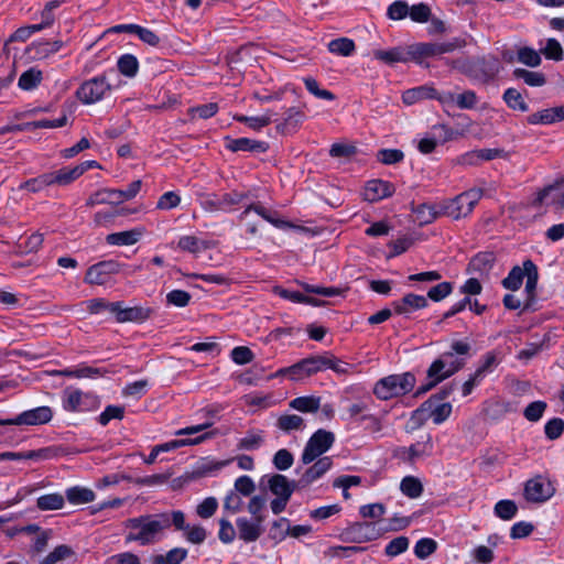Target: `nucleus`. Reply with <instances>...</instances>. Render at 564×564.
<instances>
[{"label":"nucleus","mask_w":564,"mask_h":564,"mask_svg":"<svg viewBox=\"0 0 564 564\" xmlns=\"http://www.w3.org/2000/svg\"><path fill=\"white\" fill-rule=\"evenodd\" d=\"M452 356V352H443L437 359H435L426 371L427 382L417 388L415 397H420L433 388H435L443 380L452 377L454 373L463 368V362L459 359H454L451 362L446 361V358Z\"/></svg>","instance_id":"7ed1b4c3"},{"label":"nucleus","mask_w":564,"mask_h":564,"mask_svg":"<svg viewBox=\"0 0 564 564\" xmlns=\"http://www.w3.org/2000/svg\"><path fill=\"white\" fill-rule=\"evenodd\" d=\"M256 490V485L251 477L243 475L236 479L235 491L245 497H249Z\"/></svg>","instance_id":"774afa93"},{"label":"nucleus","mask_w":564,"mask_h":564,"mask_svg":"<svg viewBox=\"0 0 564 564\" xmlns=\"http://www.w3.org/2000/svg\"><path fill=\"white\" fill-rule=\"evenodd\" d=\"M42 82V72L36 68H30L21 74L18 85L23 90H32Z\"/></svg>","instance_id":"a18cd8bd"},{"label":"nucleus","mask_w":564,"mask_h":564,"mask_svg":"<svg viewBox=\"0 0 564 564\" xmlns=\"http://www.w3.org/2000/svg\"><path fill=\"white\" fill-rule=\"evenodd\" d=\"M373 55L377 59L384 62L389 65L394 63H406L412 59V54H410V47L404 50L402 47H393L388 51L377 50L373 52Z\"/></svg>","instance_id":"5701e85b"},{"label":"nucleus","mask_w":564,"mask_h":564,"mask_svg":"<svg viewBox=\"0 0 564 564\" xmlns=\"http://www.w3.org/2000/svg\"><path fill=\"white\" fill-rule=\"evenodd\" d=\"M214 435H215V432H207V433H203L194 438L173 440L171 442H167V443H164L161 445H156V446L160 452H167V451L176 449V448L184 447V446L200 444V443L205 442L206 440L213 437Z\"/></svg>","instance_id":"7c9ffc66"},{"label":"nucleus","mask_w":564,"mask_h":564,"mask_svg":"<svg viewBox=\"0 0 564 564\" xmlns=\"http://www.w3.org/2000/svg\"><path fill=\"white\" fill-rule=\"evenodd\" d=\"M517 61L528 67H538L542 63L541 55L532 47L523 46L517 51Z\"/></svg>","instance_id":"79ce46f5"},{"label":"nucleus","mask_w":564,"mask_h":564,"mask_svg":"<svg viewBox=\"0 0 564 564\" xmlns=\"http://www.w3.org/2000/svg\"><path fill=\"white\" fill-rule=\"evenodd\" d=\"M300 484L290 481L286 476L282 474H274L268 480V487L275 497L291 498L294 490Z\"/></svg>","instance_id":"412c9836"},{"label":"nucleus","mask_w":564,"mask_h":564,"mask_svg":"<svg viewBox=\"0 0 564 564\" xmlns=\"http://www.w3.org/2000/svg\"><path fill=\"white\" fill-rule=\"evenodd\" d=\"M518 511V507L512 500H500L495 506V513L502 520H511Z\"/></svg>","instance_id":"864d4df0"},{"label":"nucleus","mask_w":564,"mask_h":564,"mask_svg":"<svg viewBox=\"0 0 564 564\" xmlns=\"http://www.w3.org/2000/svg\"><path fill=\"white\" fill-rule=\"evenodd\" d=\"M465 45L466 42L462 39H454L444 43H417L410 46V54H412V59L421 63L420 59L422 57H431L451 53L457 48L464 47Z\"/></svg>","instance_id":"1a4fd4ad"},{"label":"nucleus","mask_w":564,"mask_h":564,"mask_svg":"<svg viewBox=\"0 0 564 564\" xmlns=\"http://www.w3.org/2000/svg\"><path fill=\"white\" fill-rule=\"evenodd\" d=\"M514 78L523 79L531 87H541L546 83L545 75L540 72H531L524 68H516L512 72Z\"/></svg>","instance_id":"e433bc0d"},{"label":"nucleus","mask_w":564,"mask_h":564,"mask_svg":"<svg viewBox=\"0 0 564 564\" xmlns=\"http://www.w3.org/2000/svg\"><path fill=\"white\" fill-rule=\"evenodd\" d=\"M187 556V550L183 547H174L165 555H155L152 564H181Z\"/></svg>","instance_id":"37998d69"},{"label":"nucleus","mask_w":564,"mask_h":564,"mask_svg":"<svg viewBox=\"0 0 564 564\" xmlns=\"http://www.w3.org/2000/svg\"><path fill=\"white\" fill-rule=\"evenodd\" d=\"M276 426L283 432L302 430L304 427V420L296 414H283L278 419Z\"/></svg>","instance_id":"09e8293b"},{"label":"nucleus","mask_w":564,"mask_h":564,"mask_svg":"<svg viewBox=\"0 0 564 564\" xmlns=\"http://www.w3.org/2000/svg\"><path fill=\"white\" fill-rule=\"evenodd\" d=\"M304 84H305L306 89L312 95H314L316 98L325 99V100H334L335 99V95L332 91H329L327 89L319 88L316 79H314L312 77L304 78Z\"/></svg>","instance_id":"680f3d73"},{"label":"nucleus","mask_w":564,"mask_h":564,"mask_svg":"<svg viewBox=\"0 0 564 564\" xmlns=\"http://www.w3.org/2000/svg\"><path fill=\"white\" fill-rule=\"evenodd\" d=\"M454 66L459 67V69L471 79L482 84L495 79L501 69L498 58L494 55L475 57L462 63L456 62Z\"/></svg>","instance_id":"f03ea898"},{"label":"nucleus","mask_w":564,"mask_h":564,"mask_svg":"<svg viewBox=\"0 0 564 564\" xmlns=\"http://www.w3.org/2000/svg\"><path fill=\"white\" fill-rule=\"evenodd\" d=\"M554 108H546L541 111L534 112L530 116H528L527 121L530 124H551L556 122L555 121V115Z\"/></svg>","instance_id":"13d9d810"},{"label":"nucleus","mask_w":564,"mask_h":564,"mask_svg":"<svg viewBox=\"0 0 564 564\" xmlns=\"http://www.w3.org/2000/svg\"><path fill=\"white\" fill-rule=\"evenodd\" d=\"M503 101L513 110L525 112L529 110L528 104L524 101L522 95L516 88H508L503 93Z\"/></svg>","instance_id":"c03bdc74"},{"label":"nucleus","mask_w":564,"mask_h":564,"mask_svg":"<svg viewBox=\"0 0 564 564\" xmlns=\"http://www.w3.org/2000/svg\"><path fill=\"white\" fill-rule=\"evenodd\" d=\"M451 412L449 402H436V398H429L413 411L410 421L413 423V429L422 426L430 417L435 424H441L451 415Z\"/></svg>","instance_id":"39448f33"},{"label":"nucleus","mask_w":564,"mask_h":564,"mask_svg":"<svg viewBox=\"0 0 564 564\" xmlns=\"http://www.w3.org/2000/svg\"><path fill=\"white\" fill-rule=\"evenodd\" d=\"M436 90L429 86H420L408 89L402 95V100L405 105H413L423 99H434Z\"/></svg>","instance_id":"cd10ccee"},{"label":"nucleus","mask_w":564,"mask_h":564,"mask_svg":"<svg viewBox=\"0 0 564 564\" xmlns=\"http://www.w3.org/2000/svg\"><path fill=\"white\" fill-rule=\"evenodd\" d=\"M264 443L263 431L250 430L246 433V436L241 437L237 443L239 451H256Z\"/></svg>","instance_id":"72a5a7b5"},{"label":"nucleus","mask_w":564,"mask_h":564,"mask_svg":"<svg viewBox=\"0 0 564 564\" xmlns=\"http://www.w3.org/2000/svg\"><path fill=\"white\" fill-rule=\"evenodd\" d=\"M257 213L260 217H262L268 223L272 224L274 227L279 229L291 228L293 225L288 220L280 219L278 217V212L265 208L261 203H252L250 204L239 216L240 220H243L250 212Z\"/></svg>","instance_id":"dca6fc26"},{"label":"nucleus","mask_w":564,"mask_h":564,"mask_svg":"<svg viewBox=\"0 0 564 564\" xmlns=\"http://www.w3.org/2000/svg\"><path fill=\"white\" fill-rule=\"evenodd\" d=\"M414 213L421 225L431 224L441 215H446L445 212L442 210V203L437 206L421 204L414 209Z\"/></svg>","instance_id":"c756f323"},{"label":"nucleus","mask_w":564,"mask_h":564,"mask_svg":"<svg viewBox=\"0 0 564 564\" xmlns=\"http://www.w3.org/2000/svg\"><path fill=\"white\" fill-rule=\"evenodd\" d=\"M409 547V539L406 536H398L391 540L386 546V554L388 556H397Z\"/></svg>","instance_id":"69168bd1"},{"label":"nucleus","mask_w":564,"mask_h":564,"mask_svg":"<svg viewBox=\"0 0 564 564\" xmlns=\"http://www.w3.org/2000/svg\"><path fill=\"white\" fill-rule=\"evenodd\" d=\"M73 554L74 551L69 546L62 544L56 546L51 553H48V555H46L40 562V564H56L59 561L70 557Z\"/></svg>","instance_id":"3c124183"},{"label":"nucleus","mask_w":564,"mask_h":564,"mask_svg":"<svg viewBox=\"0 0 564 564\" xmlns=\"http://www.w3.org/2000/svg\"><path fill=\"white\" fill-rule=\"evenodd\" d=\"M496 261L494 252H479L471 258L469 270L480 274L489 272Z\"/></svg>","instance_id":"473e14b6"},{"label":"nucleus","mask_w":564,"mask_h":564,"mask_svg":"<svg viewBox=\"0 0 564 564\" xmlns=\"http://www.w3.org/2000/svg\"><path fill=\"white\" fill-rule=\"evenodd\" d=\"M263 517H259L258 520L253 519V521L247 518H238L236 524L239 532V538L245 542L257 541L263 532Z\"/></svg>","instance_id":"f3484780"},{"label":"nucleus","mask_w":564,"mask_h":564,"mask_svg":"<svg viewBox=\"0 0 564 564\" xmlns=\"http://www.w3.org/2000/svg\"><path fill=\"white\" fill-rule=\"evenodd\" d=\"M453 292V283L441 282L432 286L427 292V297L434 302H440Z\"/></svg>","instance_id":"bf43d9fd"},{"label":"nucleus","mask_w":564,"mask_h":564,"mask_svg":"<svg viewBox=\"0 0 564 564\" xmlns=\"http://www.w3.org/2000/svg\"><path fill=\"white\" fill-rule=\"evenodd\" d=\"M304 112L300 109L292 107L285 112V118L276 126V129L282 133H290L296 130L304 119Z\"/></svg>","instance_id":"bb28decb"},{"label":"nucleus","mask_w":564,"mask_h":564,"mask_svg":"<svg viewBox=\"0 0 564 564\" xmlns=\"http://www.w3.org/2000/svg\"><path fill=\"white\" fill-rule=\"evenodd\" d=\"M289 405L302 413H315L321 406V398L314 395L299 397L293 399Z\"/></svg>","instance_id":"f704fd0d"},{"label":"nucleus","mask_w":564,"mask_h":564,"mask_svg":"<svg viewBox=\"0 0 564 564\" xmlns=\"http://www.w3.org/2000/svg\"><path fill=\"white\" fill-rule=\"evenodd\" d=\"M110 90L111 85L104 74L84 82L77 89L76 96L83 104L91 105L101 100Z\"/></svg>","instance_id":"6e6552de"},{"label":"nucleus","mask_w":564,"mask_h":564,"mask_svg":"<svg viewBox=\"0 0 564 564\" xmlns=\"http://www.w3.org/2000/svg\"><path fill=\"white\" fill-rule=\"evenodd\" d=\"M65 498L61 494H48L37 498L36 507L40 510H59L64 507Z\"/></svg>","instance_id":"4c0bfd02"},{"label":"nucleus","mask_w":564,"mask_h":564,"mask_svg":"<svg viewBox=\"0 0 564 564\" xmlns=\"http://www.w3.org/2000/svg\"><path fill=\"white\" fill-rule=\"evenodd\" d=\"M226 148L231 152H256L264 153L269 149V144L264 141L252 140L249 138L231 139L227 137Z\"/></svg>","instance_id":"6ab92c4d"},{"label":"nucleus","mask_w":564,"mask_h":564,"mask_svg":"<svg viewBox=\"0 0 564 564\" xmlns=\"http://www.w3.org/2000/svg\"><path fill=\"white\" fill-rule=\"evenodd\" d=\"M64 454L61 447L50 446L36 451L22 452L23 459L46 460Z\"/></svg>","instance_id":"58836bf2"},{"label":"nucleus","mask_w":564,"mask_h":564,"mask_svg":"<svg viewBox=\"0 0 564 564\" xmlns=\"http://www.w3.org/2000/svg\"><path fill=\"white\" fill-rule=\"evenodd\" d=\"M415 381V376L412 372L390 375L375 384L373 393L380 400H390L412 391Z\"/></svg>","instance_id":"20e7f679"},{"label":"nucleus","mask_w":564,"mask_h":564,"mask_svg":"<svg viewBox=\"0 0 564 564\" xmlns=\"http://www.w3.org/2000/svg\"><path fill=\"white\" fill-rule=\"evenodd\" d=\"M471 346L469 343L465 340H455L451 345V349L446 352H452V356L446 358L447 362L453 361L454 359H460L463 362V367L466 364L467 357L470 356Z\"/></svg>","instance_id":"a19ab883"},{"label":"nucleus","mask_w":564,"mask_h":564,"mask_svg":"<svg viewBox=\"0 0 564 564\" xmlns=\"http://www.w3.org/2000/svg\"><path fill=\"white\" fill-rule=\"evenodd\" d=\"M231 359L237 365H247L253 360V352L249 347L238 346L231 350Z\"/></svg>","instance_id":"338daca9"},{"label":"nucleus","mask_w":564,"mask_h":564,"mask_svg":"<svg viewBox=\"0 0 564 564\" xmlns=\"http://www.w3.org/2000/svg\"><path fill=\"white\" fill-rule=\"evenodd\" d=\"M422 438V441L412 444L408 449H404V452L408 453L406 460L412 463L421 456L431 455L433 448L432 436L426 434Z\"/></svg>","instance_id":"c9c22d12"},{"label":"nucleus","mask_w":564,"mask_h":564,"mask_svg":"<svg viewBox=\"0 0 564 564\" xmlns=\"http://www.w3.org/2000/svg\"><path fill=\"white\" fill-rule=\"evenodd\" d=\"M401 491L409 498H417L423 492V485L419 478L414 476H406L401 480Z\"/></svg>","instance_id":"49530a36"},{"label":"nucleus","mask_w":564,"mask_h":564,"mask_svg":"<svg viewBox=\"0 0 564 564\" xmlns=\"http://www.w3.org/2000/svg\"><path fill=\"white\" fill-rule=\"evenodd\" d=\"M64 409L67 411H78L82 404L83 392L78 389L66 388L64 391Z\"/></svg>","instance_id":"603ef678"},{"label":"nucleus","mask_w":564,"mask_h":564,"mask_svg":"<svg viewBox=\"0 0 564 564\" xmlns=\"http://www.w3.org/2000/svg\"><path fill=\"white\" fill-rule=\"evenodd\" d=\"M141 181L137 180L129 184L127 189H106L109 198V204H118L124 200L132 199L137 196L141 188Z\"/></svg>","instance_id":"b1692460"},{"label":"nucleus","mask_w":564,"mask_h":564,"mask_svg":"<svg viewBox=\"0 0 564 564\" xmlns=\"http://www.w3.org/2000/svg\"><path fill=\"white\" fill-rule=\"evenodd\" d=\"M124 527L130 529L126 536L127 542L135 541L148 545L156 542L169 529V518L166 513L140 516L126 520Z\"/></svg>","instance_id":"f257e3e1"},{"label":"nucleus","mask_w":564,"mask_h":564,"mask_svg":"<svg viewBox=\"0 0 564 564\" xmlns=\"http://www.w3.org/2000/svg\"><path fill=\"white\" fill-rule=\"evenodd\" d=\"M273 291L282 299L289 300L294 303H304L313 306H321L325 304L324 301L317 300L313 296L304 295L297 291L286 290L281 286H275Z\"/></svg>","instance_id":"a878e982"},{"label":"nucleus","mask_w":564,"mask_h":564,"mask_svg":"<svg viewBox=\"0 0 564 564\" xmlns=\"http://www.w3.org/2000/svg\"><path fill=\"white\" fill-rule=\"evenodd\" d=\"M523 265L525 267V272H527V275H525L527 282H525V289H524L527 299L523 302V311H529L532 308V305H533V302L535 299V290H536V285H538L539 273H538V268L533 263V261L525 260L523 262Z\"/></svg>","instance_id":"aec40b11"},{"label":"nucleus","mask_w":564,"mask_h":564,"mask_svg":"<svg viewBox=\"0 0 564 564\" xmlns=\"http://www.w3.org/2000/svg\"><path fill=\"white\" fill-rule=\"evenodd\" d=\"M394 185L382 180H371L367 182L364 198L368 202H378L394 193Z\"/></svg>","instance_id":"a211bd4d"},{"label":"nucleus","mask_w":564,"mask_h":564,"mask_svg":"<svg viewBox=\"0 0 564 564\" xmlns=\"http://www.w3.org/2000/svg\"><path fill=\"white\" fill-rule=\"evenodd\" d=\"M328 50L330 53L340 56H350L355 51V43L352 40L347 37H340L333 40L328 43Z\"/></svg>","instance_id":"de8ad7c7"},{"label":"nucleus","mask_w":564,"mask_h":564,"mask_svg":"<svg viewBox=\"0 0 564 564\" xmlns=\"http://www.w3.org/2000/svg\"><path fill=\"white\" fill-rule=\"evenodd\" d=\"M120 263L115 260L100 261L88 268L85 282L88 284L104 285L112 274L120 271Z\"/></svg>","instance_id":"ddd939ff"},{"label":"nucleus","mask_w":564,"mask_h":564,"mask_svg":"<svg viewBox=\"0 0 564 564\" xmlns=\"http://www.w3.org/2000/svg\"><path fill=\"white\" fill-rule=\"evenodd\" d=\"M380 531L373 522H356L344 530L341 539L350 543H364L376 540Z\"/></svg>","instance_id":"9d476101"},{"label":"nucleus","mask_w":564,"mask_h":564,"mask_svg":"<svg viewBox=\"0 0 564 564\" xmlns=\"http://www.w3.org/2000/svg\"><path fill=\"white\" fill-rule=\"evenodd\" d=\"M333 465L330 457H321L318 458L311 467H308L305 473L302 475L299 484L302 486H307L321 478Z\"/></svg>","instance_id":"4be33fe9"},{"label":"nucleus","mask_w":564,"mask_h":564,"mask_svg":"<svg viewBox=\"0 0 564 564\" xmlns=\"http://www.w3.org/2000/svg\"><path fill=\"white\" fill-rule=\"evenodd\" d=\"M552 484L541 476L529 479L524 485V498L530 502H544L554 495Z\"/></svg>","instance_id":"f8f14e48"},{"label":"nucleus","mask_w":564,"mask_h":564,"mask_svg":"<svg viewBox=\"0 0 564 564\" xmlns=\"http://www.w3.org/2000/svg\"><path fill=\"white\" fill-rule=\"evenodd\" d=\"M334 433L319 429L307 441L302 453V463L307 465L326 453L334 444Z\"/></svg>","instance_id":"0eeeda50"},{"label":"nucleus","mask_w":564,"mask_h":564,"mask_svg":"<svg viewBox=\"0 0 564 564\" xmlns=\"http://www.w3.org/2000/svg\"><path fill=\"white\" fill-rule=\"evenodd\" d=\"M481 196V188H470L453 199L442 202V210L445 212L446 216L459 219L471 213Z\"/></svg>","instance_id":"423d86ee"},{"label":"nucleus","mask_w":564,"mask_h":564,"mask_svg":"<svg viewBox=\"0 0 564 564\" xmlns=\"http://www.w3.org/2000/svg\"><path fill=\"white\" fill-rule=\"evenodd\" d=\"M404 154L401 150L397 149H382L378 152L377 159L379 162L386 165L395 164L401 162Z\"/></svg>","instance_id":"e2e57ef3"},{"label":"nucleus","mask_w":564,"mask_h":564,"mask_svg":"<svg viewBox=\"0 0 564 564\" xmlns=\"http://www.w3.org/2000/svg\"><path fill=\"white\" fill-rule=\"evenodd\" d=\"M527 275L525 267L516 265L511 269L509 274L502 280V285L507 290L517 291L522 285L523 279Z\"/></svg>","instance_id":"ea45409f"},{"label":"nucleus","mask_w":564,"mask_h":564,"mask_svg":"<svg viewBox=\"0 0 564 564\" xmlns=\"http://www.w3.org/2000/svg\"><path fill=\"white\" fill-rule=\"evenodd\" d=\"M218 109V104L209 102L189 108L188 115L191 116V119H194L195 117H198L200 119H209L217 113Z\"/></svg>","instance_id":"6e6d98bb"},{"label":"nucleus","mask_w":564,"mask_h":564,"mask_svg":"<svg viewBox=\"0 0 564 564\" xmlns=\"http://www.w3.org/2000/svg\"><path fill=\"white\" fill-rule=\"evenodd\" d=\"M177 246L182 250L188 251V252H192V253H197L202 249L206 248L205 242L199 240L195 236H183V237H181L180 240H178Z\"/></svg>","instance_id":"4d7b16f0"},{"label":"nucleus","mask_w":564,"mask_h":564,"mask_svg":"<svg viewBox=\"0 0 564 564\" xmlns=\"http://www.w3.org/2000/svg\"><path fill=\"white\" fill-rule=\"evenodd\" d=\"M437 549V543L433 539L423 538L419 540L414 546L416 557L424 560L433 554Z\"/></svg>","instance_id":"5fc2aeb1"},{"label":"nucleus","mask_w":564,"mask_h":564,"mask_svg":"<svg viewBox=\"0 0 564 564\" xmlns=\"http://www.w3.org/2000/svg\"><path fill=\"white\" fill-rule=\"evenodd\" d=\"M65 497L72 505H82L94 501L96 496L89 488L74 486L66 490Z\"/></svg>","instance_id":"2f4dec72"},{"label":"nucleus","mask_w":564,"mask_h":564,"mask_svg":"<svg viewBox=\"0 0 564 564\" xmlns=\"http://www.w3.org/2000/svg\"><path fill=\"white\" fill-rule=\"evenodd\" d=\"M51 185L65 186L74 182L80 176V171L76 166L68 169L64 167L55 172L47 173Z\"/></svg>","instance_id":"c85d7f7f"},{"label":"nucleus","mask_w":564,"mask_h":564,"mask_svg":"<svg viewBox=\"0 0 564 564\" xmlns=\"http://www.w3.org/2000/svg\"><path fill=\"white\" fill-rule=\"evenodd\" d=\"M246 194L236 191L223 195H212L202 202V207L207 212L229 210L232 206L240 204Z\"/></svg>","instance_id":"2eb2a0df"},{"label":"nucleus","mask_w":564,"mask_h":564,"mask_svg":"<svg viewBox=\"0 0 564 564\" xmlns=\"http://www.w3.org/2000/svg\"><path fill=\"white\" fill-rule=\"evenodd\" d=\"M141 235L139 229L112 232L107 235L106 242L111 246H131L139 241Z\"/></svg>","instance_id":"393cba45"},{"label":"nucleus","mask_w":564,"mask_h":564,"mask_svg":"<svg viewBox=\"0 0 564 564\" xmlns=\"http://www.w3.org/2000/svg\"><path fill=\"white\" fill-rule=\"evenodd\" d=\"M113 305L111 307V315L115 316L116 321L118 323H142L147 321L152 310L149 307L143 306H132V307H126L123 306V302H113Z\"/></svg>","instance_id":"4468645a"},{"label":"nucleus","mask_w":564,"mask_h":564,"mask_svg":"<svg viewBox=\"0 0 564 564\" xmlns=\"http://www.w3.org/2000/svg\"><path fill=\"white\" fill-rule=\"evenodd\" d=\"M541 52L547 59L553 61H562L564 55L560 42L555 39H549L546 41L545 47Z\"/></svg>","instance_id":"0e129e2a"},{"label":"nucleus","mask_w":564,"mask_h":564,"mask_svg":"<svg viewBox=\"0 0 564 564\" xmlns=\"http://www.w3.org/2000/svg\"><path fill=\"white\" fill-rule=\"evenodd\" d=\"M293 462L294 457L292 453L285 448L279 449L272 459V463L278 470L289 469L293 465Z\"/></svg>","instance_id":"052dcab7"},{"label":"nucleus","mask_w":564,"mask_h":564,"mask_svg":"<svg viewBox=\"0 0 564 564\" xmlns=\"http://www.w3.org/2000/svg\"><path fill=\"white\" fill-rule=\"evenodd\" d=\"M118 69L119 72L127 76L133 77L138 73L139 62L135 56L131 54H124L118 59Z\"/></svg>","instance_id":"8fccbe9b"},{"label":"nucleus","mask_w":564,"mask_h":564,"mask_svg":"<svg viewBox=\"0 0 564 564\" xmlns=\"http://www.w3.org/2000/svg\"><path fill=\"white\" fill-rule=\"evenodd\" d=\"M53 412L50 406H39L24 411L11 420H0V425H39L52 420Z\"/></svg>","instance_id":"9b49d317"}]
</instances>
